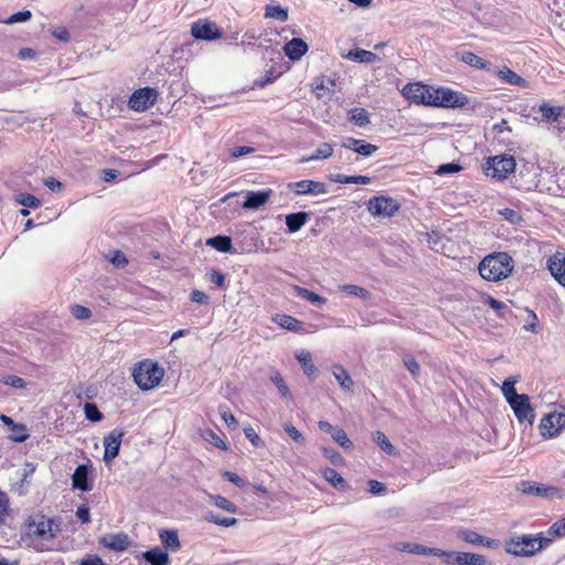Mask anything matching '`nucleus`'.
Returning a JSON list of instances; mask_svg holds the SVG:
<instances>
[{
    "label": "nucleus",
    "instance_id": "nucleus-1",
    "mask_svg": "<svg viewBox=\"0 0 565 565\" xmlns=\"http://www.w3.org/2000/svg\"><path fill=\"white\" fill-rule=\"evenodd\" d=\"M514 262L508 253L499 252L486 256L479 264L480 276L489 281H500L511 275Z\"/></svg>",
    "mask_w": 565,
    "mask_h": 565
},
{
    "label": "nucleus",
    "instance_id": "nucleus-2",
    "mask_svg": "<svg viewBox=\"0 0 565 565\" xmlns=\"http://www.w3.org/2000/svg\"><path fill=\"white\" fill-rule=\"evenodd\" d=\"M163 375V369L159 367L157 363L150 361L140 362L132 373L135 383L142 391L156 387L161 382Z\"/></svg>",
    "mask_w": 565,
    "mask_h": 565
},
{
    "label": "nucleus",
    "instance_id": "nucleus-3",
    "mask_svg": "<svg viewBox=\"0 0 565 565\" xmlns=\"http://www.w3.org/2000/svg\"><path fill=\"white\" fill-rule=\"evenodd\" d=\"M551 539L522 535L507 542V552L515 556H531L551 543Z\"/></svg>",
    "mask_w": 565,
    "mask_h": 565
},
{
    "label": "nucleus",
    "instance_id": "nucleus-4",
    "mask_svg": "<svg viewBox=\"0 0 565 565\" xmlns=\"http://www.w3.org/2000/svg\"><path fill=\"white\" fill-rule=\"evenodd\" d=\"M515 167L516 163L512 156L501 154L487 160L484 172L492 179L504 180L514 172Z\"/></svg>",
    "mask_w": 565,
    "mask_h": 565
},
{
    "label": "nucleus",
    "instance_id": "nucleus-5",
    "mask_svg": "<svg viewBox=\"0 0 565 565\" xmlns=\"http://www.w3.org/2000/svg\"><path fill=\"white\" fill-rule=\"evenodd\" d=\"M518 491L530 497L544 499L562 498V491L553 486L540 484L530 480H522L516 486Z\"/></svg>",
    "mask_w": 565,
    "mask_h": 565
},
{
    "label": "nucleus",
    "instance_id": "nucleus-6",
    "mask_svg": "<svg viewBox=\"0 0 565 565\" xmlns=\"http://www.w3.org/2000/svg\"><path fill=\"white\" fill-rule=\"evenodd\" d=\"M158 93L154 88L143 87L135 90L129 98L128 106L136 111H145L157 102Z\"/></svg>",
    "mask_w": 565,
    "mask_h": 565
},
{
    "label": "nucleus",
    "instance_id": "nucleus-7",
    "mask_svg": "<svg viewBox=\"0 0 565 565\" xmlns=\"http://www.w3.org/2000/svg\"><path fill=\"white\" fill-rule=\"evenodd\" d=\"M565 427L564 413H551L545 415L540 423L541 435L545 438H553Z\"/></svg>",
    "mask_w": 565,
    "mask_h": 565
},
{
    "label": "nucleus",
    "instance_id": "nucleus-8",
    "mask_svg": "<svg viewBox=\"0 0 565 565\" xmlns=\"http://www.w3.org/2000/svg\"><path fill=\"white\" fill-rule=\"evenodd\" d=\"M367 209L374 216L390 217L395 214L399 205L391 198L377 196L369 201Z\"/></svg>",
    "mask_w": 565,
    "mask_h": 565
},
{
    "label": "nucleus",
    "instance_id": "nucleus-9",
    "mask_svg": "<svg viewBox=\"0 0 565 565\" xmlns=\"http://www.w3.org/2000/svg\"><path fill=\"white\" fill-rule=\"evenodd\" d=\"M438 99L436 107L441 108H459L468 103L467 96L446 87H437Z\"/></svg>",
    "mask_w": 565,
    "mask_h": 565
},
{
    "label": "nucleus",
    "instance_id": "nucleus-10",
    "mask_svg": "<svg viewBox=\"0 0 565 565\" xmlns=\"http://www.w3.org/2000/svg\"><path fill=\"white\" fill-rule=\"evenodd\" d=\"M297 195H322L328 193V186L326 183L315 180H301L288 184Z\"/></svg>",
    "mask_w": 565,
    "mask_h": 565
},
{
    "label": "nucleus",
    "instance_id": "nucleus-11",
    "mask_svg": "<svg viewBox=\"0 0 565 565\" xmlns=\"http://www.w3.org/2000/svg\"><path fill=\"white\" fill-rule=\"evenodd\" d=\"M520 423L526 422L532 425L535 420V413L526 394H521L518 399L509 404Z\"/></svg>",
    "mask_w": 565,
    "mask_h": 565
},
{
    "label": "nucleus",
    "instance_id": "nucleus-12",
    "mask_svg": "<svg viewBox=\"0 0 565 565\" xmlns=\"http://www.w3.org/2000/svg\"><path fill=\"white\" fill-rule=\"evenodd\" d=\"M191 33L195 39L200 40H216L222 36V31L214 22L207 20H199L191 26Z\"/></svg>",
    "mask_w": 565,
    "mask_h": 565
},
{
    "label": "nucleus",
    "instance_id": "nucleus-13",
    "mask_svg": "<svg viewBox=\"0 0 565 565\" xmlns=\"http://www.w3.org/2000/svg\"><path fill=\"white\" fill-rule=\"evenodd\" d=\"M124 435L125 431L122 429L115 428L104 437V460L106 462L114 460L118 456Z\"/></svg>",
    "mask_w": 565,
    "mask_h": 565
},
{
    "label": "nucleus",
    "instance_id": "nucleus-14",
    "mask_svg": "<svg viewBox=\"0 0 565 565\" xmlns=\"http://www.w3.org/2000/svg\"><path fill=\"white\" fill-rule=\"evenodd\" d=\"M342 147L365 158L373 156L379 150L377 146L352 137L343 138Z\"/></svg>",
    "mask_w": 565,
    "mask_h": 565
},
{
    "label": "nucleus",
    "instance_id": "nucleus-15",
    "mask_svg": "<svg viewBox=\"0 0 565 565\" xmlns=\"http://www.w3.org/2000/svg\"><path fill=\"white\" fill-rule=\"evenodd\" d=\"M99 544L115 552H121L128 548L130 541L126 533H111L99 537Z\"/></svg>",
    "mask_w": 565,
    "mask_h": 565
},
{
    "label": "nucleus",
    "instance_id": "nucleus-16",
    "mask_svg": "<svg viewBox=\"0 0 565 565\" xmlns=\"http://www.w3.org/2000/svg\"><path fill=\"white\" fill-rule=\"evenodd\" d=\"M29 534L41 540H50L56 535V530L53 529V521L50 519H42L41 521L32 522L28 525Z\"/></svg>",
    "mask_w": 565,
    "mask_h": 565
},
{
    "label": "nucleus",
    "instance_id": "nucleus-17",
    "mask_svg": "<svg viewBox=\"0 0 565 565\" xmlns=\"http://www.w3.org/2000/svg\"><path fill=\"white\" fill-rule=\"evenodd\" d=\"M457 537L471 545H482L488 548L499 547V542L497 540L482 536L481 534L471 530H460L457 533Z\"/></svg>",
    "mask_w": 565,
    "mask_h": 565
},
{
    "label": "nucleus",
    "instance_id": "nucleus-18",
    "mask_svg": "<svg viewBox=\"0 0 565 565\" xmlns=\"http://www.w3.org/2000/svg\"><path fill=\"white\" fill-rule=\"evenodd\" d=\"M547 268L552 276L565 287V255L556 253L547 262Z\"/></svg>",
    "mask_w": 565,
    "mask_h": 565
},
{
    "label": "nucleus",
    "instance_id": "nucleus-19",
    "mask_svg": "<svg viewBox=\"0 0 565 565\" xmlns=\"http://www.w3.org/2000/svg\"><path fill=\"white\" fill-rule=\"evenodd\" d=\"M271 190L266 191H250L246 194L245 201L243 202L242 206L246 210H258L260 206H263L269 199L271 194Z\"/></svg>",
    "mask_w": 565,
    "mask_h": 565
},
{
    "label": "nucleus",
    "instance_id": "nucleus-20",
    "mask_svg": "<svg viewBox=\"0 0 565 565\" xmlns=\"http://www.w3.org/2000/svg\"><path fill=\"white\" fill-rule=\"evenodd\" d=\"M308 51L307 43L299 38H294L288 41L284 46L285 54L292 61L299 60Z\"/></svg>",
    "mask_w": 565,
    "mask_h": 565
},
{
    "label": "nucleus",
    "instance_id": "nucleus-21",
    "mask_svg": "<svg viewBox=\"0 0 565 565\" xmlns=\"http://www.w3.org/2000/svg\"><path fill=\"white\" fill-rule=\"evenodd\" d=\"M89 467L86 465H79L73 476H72V486L75 489L81 491H90L92 487L88 482Z\"/></svg>",
    "mask_w": 565,
    "mask_h": 565
},
{
    "label": "nucleus",
    "instance_id": "nucleus-22",
    "mask_svg": "<svg viewBox=\"0 0 565 565\" xmlns=\"http://www.w3.org/2000/svg\"><path fill=\"white\" fill-rule=\"evenodd\" d=\"M394 550L398 552H406L414 555L431 556L436 554L434 547H427L416 543L397 542L394 544Z\"/></svg>",
    "mask_w": 565,
    "mask_h": 565
},
{
    "label": "nucleus",
    "instance_id": "nucleus-23",
    "mask_svg": "<svg viewBox=\"0 0 565 565\" xmlns=\"http://www.w3.org/2000/svg\"><path fill=\"white\" fill-rule=\"evenodd\" d=\"M424 92H427V85L412 83L403 88L402 94L406 99L415 104H422V100L425 98Z\"/></svg>",
    "mask_w": 565,
    "mask_h": 565
},
{
    "label": "nucleus",
    "instance_id": "nucleus-24",
    "mask_svg": "<svg viewBox=\"0 0 565 565\" xmlns=\"http://www.w3.org/2000/svg\"><path fill=\"white\" fill-rule=\"evenodd\" d=\"M342 57L364 64H372L379 60L376 54L363 49L350 50L347 54H342Z\"/></svg>",
    "mask_w": 565,
    "mask_h": 565
},
{
    "label": "nucleus",
    "instance_id": "nucleus-25",
    "mask_svg": "<svg viewBox=\"0 0 565 565\" xmlns=\"http://www.w3.org/2000/svg\"><path fill=\"white\" fill-rule=\"evenodd\" d=\"M332 374L335 377L337 382L339 383V385L341 386L342 390H344L347 392L352 391V388L354 386V382H353L352 377L350 376V374L348 373V371L342 365H339V364L333 365Z\"/></svg>",
    "mask_w": 565,
    "mask_h": 565
},
{
    "label": "nucleus",
    "instance_id": "nucleus-26",
    "mask_svg": "<svg viewBox=\"0 0 565 565\" xmlns=\"http://www.w3.org/2000/svg\"><path fill=\"white\" fill-rule=\"evenodd\" d=\"M308 213L297 212L286 215L285 222L290 233L298 232L308 221Z\"/></svg>",
    "mask_w": 565,
    "mask_h": 565
},
{
    "label": "nucleus",
    "instance_id": "nucleus-27",
    "mask_svg": "<svg viewBox=\"0 0 565 565\" xmlns=\"http://www.w3.org/2000/svg\"><path fill=\"white\" fill-rule=\"evenodd\" d=\"M519 380V375L509 376L507 380H504L501 386L502 394L509 404L521 396V394L516 393V390L514 387Z\"/></svg>",
    "mask_w": 565,
    "mask_h": 565
},
{
    "label": "nucleus",
    "instance_id": "nucleus-28",
    "mask_svg": "<svg viewBox=\"0 0 565 565\" xmlns=\"http://www.w3.org/2000/svg\"><path fill=\"white\" fill-rule=\"evenodd\" d=\"M143 558L151 565H168L169 563L168 553L159 547L145 552Z\"/></svg>",
    "mask_w": 565,
    "mask_h": 565
},
{
    "label": "nucleus",
    "instance_id": "nucleus-29",
    "mask_svg": "<svg viewBox=\"0 0 565 565\" xmlns=\"http://www.w3.org/2000/svg\"><path fill=\"white\" fill-rule=\"evenodd\" d=\"M275 321L284 329L286 330H289V331H294V332H299V331H302L303 328V323L291 317V316H288V315H277L276 318H275Z\"/></svg>",
    "mask_w": 565,
    "mask_h": 565
},
{
    "label": "nucleus",
    "instance_id": "nucleus-30",
    "mask_svg": "<svg viewBox=\"0 0 565 565\" xmlns=\"http://www.w3.org/2000/svg\"><path fill=\"white\" fill-rule=\"evenodd\" d=\"M539 109L542 113L543 121H557L564 111V107L550 106L547 103L541 104Z\"/></svg>",
    "mask_w": 565,
    "mask_h": 565
},
{
    "label": "nucleus",
    "instance_id": "nucleus-31",
    "mask_svg": "<svg viewBox=\"0 0 565 565\" xmlns=\"http://www.w3.org/2000/svg\"><path fill=\"white\" fill-rule=\"evenodd\" d=\"M459 60L477 70H489L490 67L489 62L484 61L472 52L460 53Z\"/></svg>",
    "mask_w": 565,
    "mask_h": 565
},
{
    "label": "nucleus",
    "instance_id": "nucleus-32",
    "mask_svg": "<svg viewBox=\"0 0 565 565\" xmlns=\"http://www.w3.org/2000/svg\"><path fill=\"white\" fill-rule=\"evenodd\" d=\"M206 245L222 253H230L232 250V239L225 235L209 238Z\"/></svg>",
    "mask_w": 565,
    "mask_h": 565
},
{
    "label": "nucleus",
    "instance_id": "nucleus-33",
    "mask_svg": "<svg viewBox=\"0 0 565 565\" xmlns=\"http://www.w3.org/2000/svg\"><path fill=\"white\" fill-rule=\"evenodd\" d=\"M332 153H333L332 143L323 142L317 148L316 152L312 156L301 158L300 162L303 163V162H310V161H315V160L328 159L332 156Z\"/></svg>",
    "mask_w": 565,
    "mask_h": 565
},
{
    "label": "nucleus",
    "instance_id": "nucleus-34",
    "mask_svg": "<svg viewBox=\"0 0 565 565\" xmlns=\"http://www.w3.org/2000/svg\"><path fill=\"white\" fill-rule=\"evenodd\" d=\"M160 540L162 544L171 548L173 551L178 550L180 547V540L178 532L174 530H162L159 533Z\"/></svg>",
    "mask_w": 565,
    "mask_h": 565
},
{
    "label": "nucleus",
    "instance_id": "nucleus-35",
    "mask_svg": "<svg viewBox=\"0 0 565 565\" xmlns=\"http://www.w3.org/2000/svg\"><path fill=\"white\" fill-rule=\"evenodd\" d=\"M330 180L337 183H360V184H369L371 182V178L366 175H345V174H331Z\"/></svg>",
    "mask_w": 565,
    "mask_h": 565
},
{
    "label": "nucleus",
    "instance_id": "nucleus-36",
    "mask_svg": "<svg viewBox=\"0 0 565 565\" xmlns=\"http://www.w3.org/2000/svg\"><path fill=\"white\" fill-rule=\"evenodd\" d=\"M296 358L297 360L299 361V363L301 364L302 369H303V372L307 374V375H313L317 373V367L313 365L312 363V359H311V354L309 351L307 350H301L300 352H298L296 354Z\"/></svg>",
    "mask_w": 565,
    "mask_h": 565
},
{
    "label": "nucleus",
    "instance_id": "nucleus-37",
    "mask_svg": "<svg viewBox=\"0 0 565 565\" xmlns=\"http://www.w3.org/2000/svg\"><path fill=\"white\" fill-rule=\"evenodd\" d=\"M294 290H295V294L297 297L301 298V299H305V300H308L312 303H317V305H324L327 302V299L321 297L320 295L313 292V291H310L306 288H302V287H299V286H295L294 287Z\"/></svg>",
    "mask_w": 565,
    "mask_h": 565
},
{
    "label": "nucleus",
    "instance_id": "nucleus-38",
    "mask_svg": "<svg viewBox=\"0 0 565 565\" xmlns=\"http://www.w3.org/2000/svg\"><path fill=\"white\" fill-rule=\"evenodd\" d=\"M323 478L331 483L334 488L344 489L347 487V481L342 478V476L333 468H326L322 471Z\"/></svg>",
    "mask_w": 565,
    "mask_h": 565
},
{
    "label": "nucleus",
    "instance_id": "nucleus-39",
    "mask_svg": "<svg viewBox=\"0 0 565 565\" xmlns=\"http://www.w3.org/2000/svg\"><path fill=\"white\" fill-rule=\"evenodd\" d=\"M203 519L210 523L221 525L224 527L235 526L238 523V520L235 518H220L213 511H209L204 514Z\"/></svg>",
    "mask_w": 565,
    "mask_h": 565
},
{
    "label": "nucleus",
    "instance_id": "nucleus-40",
    "mask_svg": "<svg viewBox=\"0 0 565 565\" xmlns=\"http://www.w3.org/2000/svg\"><path fill=\"white\" fill-rule=\"evenodd\" d=\"M265 18L285 22L288 20V11L280 6L267 4L265 8Z\"/></svg>",
    "mask_w": 565,
    "mask_h": 565
},
{
    "label": "nucleus",
    "instance_id": "nucleus-41",
    "mask_svg": "<svg viewBox=\"0 0 565 565\" xmlns=\"http://www.w3.org/2000/svg\"><path fill=\"white\" fill-rule=\"evenodd\" d=\"M372 439L375 444L379 445V447L388 455H395L396 450L395 447L391 444L388 438L385 436L382 431H375L372 435Z\"/></svg>",
    "mask_w": 565,
    "mask_h": 565
},
{
    "label": "nucleus",
    "instance_id": "nucleus-42",
    "mask_svg": "<svg viewBox=\"0 0 565 565\" xmlns=\"http://www.w3.org/2000/svg\"><path fill=\"white\" fill-rule=\"evenodd\" d=\"M434 552H436V554H433L431 556L443 557L445 564L460 565L461 552L444 551V550L436 548V547H434Z\"/></svg>",
    "mask_w": 565,
    "mask_h": 565
},
{
    "label": "nucleus",
    "instance_id": "nucleus-43",
    "mask_svg": "<svg viewBox=\"0 0 565 565\" xmlns=\"http://www.w3.org/2000/svg\"><path fill=\"white\" fill-rule=\"evenodd\" d=\"M340 289L350 296H355L364 300H369L371 298V292L367 289L356 285H342L340 286Z\"/></svg>",
    "mask_w": 565,
    "mask_h": 565
},
{
    "label": "nucleus",
    "instance_id": "nucleus-44",
    "mask_svg": "<svg viewBox=\"0 0 565 565\" xmlns=\"http://www.w3.org/2000/svg\"><path fill=\"white\" fill-rule=\"evenodd\" d=\"M349 118L359 127H364L370 124L369 113L364 108L351 109Z\"/></svg>",
    "mask_w": 565,
    "mask_h": 565
},
{
    "label": "nucleus",
    "instance_id": "nucleus-45",
    "mask_svg": "<svg viewBox=\"0 0 565 565\" xmlns=\"http://www.w3.org/2000/svg\"><path fill=\"white\" fill-rule=\"evenodd\" d=\"M211 502L218 509H222L230 513H236L237 507L222 495H210Z\"/></svg>",
    "mask_w": 565,
    "mask_h": 565
},
{
    "label": "nucleus",
    "instance_id": "nucleus-46",
    "mask_svg": "<svg viewBox=\"0 0 565 565\" xmlns=\"http://www.w3.org/2000/svg\"><path fill=\"white\" fill-rule=\"evenodd\" d=\"M460 565H488L483 555L461 552Z\"/></svg>",
    "mask_w": 565,
    "mask_h": 565
},
{
    "label": "nucleus",
    "instance_id": "nucleus-47",
    "mask_svg": "<svg viewBox=\"0 0 565 565\" xmlns=\"http://www.w3.org/2000/svg\"><path fill=\"white\" fill-rule=\"evenodd\" d=\"M15 202L29 209H38L41 205V201L29 193H20L15 195Z\"/></svg>",
    "mask_w": 565,
    "mask_h": 565
},
{
    "label": "nucleus",
    "instance_id": "nucleus-48",
    "mask_svg": "<svg viewBox=\"0 0 565 565\" xmlns=\"http://www.w3.org/2000/svg\"><path fill=\"white\" fill-rule=\"evenodd\" d=\"M331 437L344 449H350L352 447V441L349 439L347 433L340 427L335 428Z\"/></svg>",
    "mask_w": 565,
    "mask_h": 565
},
{
    "label": "nucleus",
    "instance_id": "nucleus-49",
    "mask_svg": "<svg viewBox=\"0 0 565 565\" xmlns=\"http://www.w3.org/2000/svg\"><path fill=\"white\" fill-rule=\"evenodd\" d=\"M270 381L273 382V384H275V386L277 387V390L279 391V393L282 397L290 396L289 388L285 384V381L281 377L279 372H277V371L273 372L270 375Z\"/></svg>",
    "mask_w": 565,
    "mask_h": 565
},
{
    "label": "nucleus",
    "instance_id": "nucleus-50",
    "mask_svg": "<svg viewBox=\"0 0 565 565\" xmlns=\"http://www.w3.org/2000/svg\"><path fill=\"white\" fill-rule=\"evenodd\" d=\"M85 417L94 423L103 419V414L94 403H85L84 405Z\"/></svg>",
    "mask_w": 565,
    "mask_h": 565
},
{
    "label": "nucleus",
    "instance_id": "nucleus-51",
    "mask_svg": "<svg viewBox=\"0 0 565 565\" xmlns=\"http://www.w3.org/2000/svg\"><path fill=\"white\" fill-rule=\"evenodd\" d=\"M499 75L501 79L511 85H520L523 82V78L521 76H519L515 72L508 67H504L503 70L499 71Z\"/></svg>",
    "mask_w": 565,
    "mask_h": 565
},
{
    "label": "nucleus",
    "instance_id": "nucleus-52",
    "mask_svg": "<svg viewBox=\"0 0 565 565\" xmlns=\"http://www.w3.org/2000/svg\"><path fill=\"white\" fill-rule=\"evenodd\" d=\"M10 430V438L17 443H23L29 438L26 427L23 424H15Z\"/></svg>",
    "mask_w": 565,
    "mask_h": 565
},
{
    "label": "nucleus",
    "instance_id": "nucleus-53",
    "mask_svg": "<svg viewBox=\"0 0 565 565\" xmlns=\"http://www.w3.org/2000/svg\"><path fill=\"white\" fill-rule=\"evenodd\" d=\"M202 437L211 443L213 446H215L218 449H226L225 441L215 434L212 429H206L203 431Z\"/></svg>",
    "mask_w": 565,
    "mask_h": 565
},
{
    "label": "nucleus",
    "instance_id": "nucleus-54",
    "mask_svg": "<svg viewBox=\"0 0 565 565\" xmlns=\"http://www.w3.org/2000/svg\"><path fill=\"white\" fill-rule=\"evenodd\" d=\"M1 382L15 388H24L26 386V382L22 377L13 374L3 375Z\"/></svg>",
    "mask_w": 565,
    "mask_h": 565
},
{
    "label": "nucleus",
    "instance_id": "nucleus-55",
    "mask_svg": "<svg viewBox=\"0 0 565 565\" xmlns=\"http://www.w3.org/2000/svg\"><path fill=\"white\" fill-rule=\"evenodd\" d=\"M282 428L285 433L297 444L305 443V437L291 423H285L282 425Z\"/></svg>",
    "mask_w": 565,
    "mask_h": 565
},
{
    "label": "nucleus",
    "instance_id": "nucleus-56",
    "mask_svg": "<svg viewBox=\"0 0 565 565\" xmlns=\"http://www.w3.org/2000/svg\"><path fill=\"white\" fill-rule=\"evenodd\" d=\"M437 94H438L437 87L427 86V92H424L425 98H424V100H422V104L426 105V106L436 107L437 99H438Z\"/></svg>",
    "mask_w": 565,
    "mask_h": 565
},
{
    "label": "nucleus",
    "instance_id": "nucleus-57",
    "mask_svg": "<svg viewBox=\"0 0 565 565\" xmlns=\"http://www.w3.org/2000/svg\"><path fill=\"white\" fill-rule=\"evenodd\" d=\"M31 17H32V13H31L30 10H23V11H19L17 13L11 14L4 21V23H7V24H14V23H19V22H25V21L30 20Z\"/></svg>",
    "mask_w": 565,
    "mask_h": 565
},
{
    "label": "nucleus",
    "instance_id": "nucleus-58",
    "mask_svg": "<svg viewBox=\"0 0 565 565\" xmlns=\"http://www.w3.org/2000/svg\"><path fill=\"white\" fill-rule=\"evenodd\" d=\"M500 214L503 216V218L511 224H519L523 221L521 214L512 209H503L500 211Z\"/></svg>",
    "mask_w": 565,
    "mask_h": 565
},
{
    "label": "nucleus",
    "instance_id": "nucleus-59",
    "mask_svg": "<svg viewBox=\"0 0 565 565\" xmlns=\"http://www.w3.org/2000/svg\"><path fill=\"white\" fill-rule=\"evenodd\" d=\"M71 312L78 320H85L92 317L90 309L81 305L72 306Z\"/></svg>",
    "mask_w": 565,
    "mask_h": 565
},
{
    "label": "nucleus",
    "instance_id": "nucleus-60",
    "mask_svg": "<svg viewBox=\"0 0 565 565\" xmlns=\"http://www.w3.org/2000/svg\"><path fill=\"white\" fill-rule=\"evenodd\" d=\"M405 367L411 372L414 379L419 375L420 366L414 356L407 355L403 360Z\"/></svg>",
    "mask_w": 565,
    "mask_h": 565
},
{
    "label": "nucleus",
    "instance_id": "nucleus-61",
    "mask_svg": "<svg viewBox=\"0 0 565 565\" xmlns=\"http://www.w3.org/2000/svg\"><path fill=\"white\" fill-rule=\"evenodd\" d=\"M548 533L558 537L565 536V519L553 523L548 529Z\"/></svg>",
    "mask_w": 565,
    "mask_h": 565
},
{
    "label": "nucleus",
    "instance_id": "nucleus-62",
    "mask_svg": "<svg viewBox=\"0 0 565 565\" xmlns=\"http://www.w3.org/2000/svg\"><path fill=\"white\" fill-rule=\"evenodd\" d=\"M209 281L211 284H214L215 286L222 288L224 286V281H225V276L218 271V270H215V269H212L209 274Z\"/></svg>",
    "mask_w": 565,
    "mask_h": 565
},
{
    "label": "nucleus",
    "instance_id": "nucleus-63",
    "mask_svg": "<svg viewBox=\"0 0 565 565\" xmlns=\"http://www.w3.org/2000/svg\"><path fill=\"white\" fill-rule=\"evenodd\" d=\"M369 492L375 495H381L386 492V487L384 483L376 481V480H370L369 481Z\"/></svg>",
    "mask_w": 565,
    "mask_h": 565
},
{
    "label": "nucleus",
    "instance_id": "nucleus-64",
    "mask_svg": "<svg viewBox=\"0 0 565 565\" xmlns=\"http://www.w3.org/2000/svg\"><path fill=\"white\" fill-rule=\"evenodd\" d=\"M79 565H107L98 555L89 554L79 561Z\"/></svg>",
    "mask_w": 565,
    "mask_h": 565
}]
</instances>
